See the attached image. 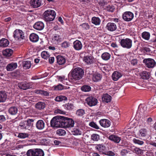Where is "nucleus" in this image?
I'll return each instance as SVG.
<instances>
[{"label": "nucleus", "instance_id": "nucleus-1", "mask_svg": "<svg viewBox=\"0 0 156 156\" xmlns=\"http://www.w3.org/2000/svg\"><path fill=\"white\" fill-rule=\"evenodd\" d=\"M154 104L149 101L147 105L140 104L139 105L136 115V117H147L150 116L148 112L149 108H153Z\"/></svg>", "mask_w": 156, "mask_h": 156}, {"label": "nucleus", "instance_id": "nucleus-2", "mask_svg": "<svg viewBox=\"0 0 156 156\" xmlns=\"http://www.w3.org/2000/svg\"><path fill=\"white\" fill-rule=\"evenodd\" d=\"M84 71L80 68H76L72 70L71 74L72 78L75 80H79L84 75Z\"/></svg>", "mask_w": 156, "mask_h": 156}, {"label": "nucleus", "instance_id": "nucleus-3", "mask_svg": "<svg viewBox=\"0 0 156 156\" xmlns=\"http://www.w3.org/2000/svg\"><path fill=\"white\" fill-rule=\"evenodd\" d=\"M43 14L44 20L47 22L54 20L56 16V13L55 11L50 9L45 11Z\"/></svg>", "mask_w": 156, "mask_h": 156}, {"label": "nucleus", "instance_id": "nucleus-4", "mask_svg": "<svg viewBox=\"0 0 156 156\" xmlns=\"http://www.w3.org/2000/svg\"><path fill=\"white\" fill-rule=\"evenodd\" d=\"M63 118H53L50 122L51 127H63Z\"/></svg>", "mask_w": 156, "mask_h": 156}, {"label": "nucleus", "instance_id": "nucleus-5", "mask_svg": "<svg viewBox=\"0 0 156 156\" xmlns=\"http://www.w3.org/2000/svg\"><path fill=\"white\" fill-rule=\"evenodd\" d=\"M119 43L121 46L124 48L129 49L132 46V41L129 38L122 39Z\"/></svg>", "mask_w": 156, "mask_h": 156}, {"label": "nucleus", "instance_id": "nucleus-6", "mask_svg": "<svg viewBox=\"0 0 156 156\" xmlns=\"http://www.w3.org/2000/svg\"><path fill=\"white\" fill-rule=\"evenodd\" d=\"M63 118V127L68 128L73 126L74 121L72 119L70 118Z\"/></svg>", "mask_w": 156, "mask_h": 156}, {"label": "nucleus", "instance_id": "nucleus-7", "mask_svg": "<svg viewBox=\"0 0 156 156\" xmlns=\"http://www.w3.org/2000/svg\"><path fill=\"white\" fill-rule=\"evenodd\" d=\"M34 120L33 119H29L27 120L22 121L20 123L19 126L22 129H28L33 125L32 122Z\"/></svg>", "mask_w": 156, "mask_h": 156}, {"label": "nucleus", "instance_id": "nucleus-8", "mask_svg": "<svg viewBox=\"0 0 156 156\" xmlns=\"http://www.w3.org/2000/svg\"><path fill=\"white\" fill-rule=\"evenodd\" d=\"M85 101V102L90 107L96 105L98 102V101L96 98L92 96L87 97Z\"/></svg>", "mask_w": 156, "mask_h": 156}, {"label": "nucleus", "instance_id": "nucleus-9", "mask_svg": "<svg viewBox=\"0 0 156 156\" xmlns=\"http://www.w3.org/2000/svg\"><path fill=\"white\" fill-rule=\"evenodd\" d=\"M143 62L145 64V66L149 68H153L156 64L154 60L153 59L151 58L144 59Z\"/></svg>", "mask_w": 156, "mask_h": 156}, {"label": "nucleus", "instance_id": "nucleus-10", "mask_svg": "<svg viewBox=\"0 0 156 156\" xmlns=\"http://www.w3.org/2000/svg\"><path fill=\"white\" fill-rule=\"evenodd\" d=\"M24 34L22 30L16 29L14 32L13 37L16 39H23L25 38Z\"/></svg>", "mask_w": 156, "mask_h": 156}, {"label": "nucleus", "instance_id": "nucleus-11", "mask_svg": "<svg viewBox=\"0 0 156 156\" xmlns=\"http://www.w3.org/2000/svg\"><path fill=\"white\" fill-rule=\"evenodd\" d=\"M133 14L129 11L125 12L122 15L123 19L126 21H131L133 18Z\"/></svg>", "mask_w": 156, "mask_h": 156}, {"label": "nucleus", "instance_id": "nucleus-12", "mask_svg": "<svg viewBox=\"0 0 156 156\" xmlns=\"http://www.w3.org/2000/svg\"><path fill=\"white\" fill-rule=\"evenodd\" d=\"M44 1L43 0H30V5L34 8H38L43 5Z\"/></svg>", "mask_w": 156, "mask_h": 156}, {"label": "nucleus", "instance_id": "nucleus-13", "mask_svg": "<svg viewBox=\"0 0 156 156\" xmlns=\"http://www.w3.org/2000/svg\"><path fill=\"white\" fill-rule=\"evenodd\" d=\"M18 87L24 90H27L32 87L29 83L26 82H21L19 83Z\"/></svg>", "mask_w": 156, "mask_h": 156}, {"label": "nucleus", "instance_id": "nucleus-14", "mask_svg": "<svg viewBox=\"0 0 156 156\" xmlns=\"http://www.w3.org/2000/svg\"><path fill=\"white\" fill-rule=\"evenodd\" d=\"M99 123L101 126L105 128L109 127L111 124L110 121L105 119L100 120L99 121Z\"/></svg>", "mask_w": 156, "mask_h": 156}, {"label": "nucleus", "instance_id": "nucleus-15", "mask_svg": "<svg viewBox=\"0 0 156 156\" xmlns=\"http://www.w3.org/2000/svg\"><path fill=\"white\" fill-rule=\"evenodd\" d=\"M73 46L75 50L79 51L82 48L83 45L81 42L78 40H76L73 43Z\"/></svg>", "mask_w": 156, "mask_h": 156}, {"label": "nucleus", "instance_id": "nucleus-16", "mask_svg": "<svg viewBox=\"0 0 156 156\" xmlns=\"http://www.w3.org/2000/svg\"><path fill=\"white\" fill-rule=\"evenodd\" d=\"M34 27L35 29L38 30H41L43 29L44 27V23L41 21H39L36 22L34 25Z\"/></svg>", "mask_w": 156, "mask_h": 156}, {"label": "nucleus", "instance_id": "nucleus-17", "mask_svg": "<svg viewBox=\"0 0 156 156\" xmlns=\"http://www.w3.org/2000/svg\"><path fill=\"white\" fill-rule=\"evenodd\" d=\"M17 66V65L16 62H12L7 65L6 68L7 71H10L15 69Z\"/></svg>", "mask_w": 156, "mask_h": 156}, {"label": "nucleus", "instance_id": "nucleus-18", "mask_svg": "<svg viewBox=\"0 0 156 156\" xmlns=\"http://www.w3.org/2000/svg\"><path fill=\"white\" fill-rule=\"evenodd\" d=\"M106 28L109 31H113L116 29L117 26L114 23H109L107 25Z\"/></svg>", "mask_w": 156, "mask_h": 156}, {"label": "nucleus", "instance_id": "nucleus-19", "mask_svg": "<svg viewBox=\"0 0 156 156\" xmlns=\"http://www.w3.org/2000/svg\"><path fill=\"white\" fill-rule=\"evenodd\" d=\"M83 61L87 64H91L94 62V59L91 56H85L83 57Z\"/></svg>", "mask_w": 156, "mask_h": 156}, {"label": "nucleus", "instance_id": "nucleus-20", "mask_svg": "<svg viewBox=\"0 0 156 156\" xmlns=\"http://www.w3.org/2000/svg\"><path fill=\"white\" fill-rule=\"evenodd\" d=\"M95 148L100 153L103 154H104L105 152L106 147L102 144L96 145Z\"/></svg>", "mask_w": 156, "mask_h": 156}, {"label": "nucleus", "instance_id": "nucleus-21", "mask_svg": "<svg viewBox=\"0 0 156 156\" xmlns=\"http://www.w3.org/2000/svg\"><path fill=\"white\" fill-rule=\"evenodd\" d=\"M108 139L116 143H119L121 140L120 137L114 135H112L109 136Z\"/></svg>", "mask_w": 156, "mask_h": 156}, {"label": "nucleus", "instance_id": "nucleus-22", "mask_svg": "<svg viewBox=\"0 0 156 156\" xmlns=\"http://www.w3.org/2000/svg\"><path fill=\"white\" fill-rule=\"evenodd\" d=\"M122 76V74L117 71H115L112 75V78L114 81H117Z\"/></svg>", "mask_w": 156, "mask_h": 156}, {"label": "nucleus", "instance_id": "nucleus-23", "mask_svg": "<svg viewBox=\"0 0 156 156\" xmlns=\"http://www.w3.org/2000/svg\"><path fill=\"white\" fill-rule=\"evenodd\" d=\"M36 127L39 130H42L45 127V123L42 120H38L36 123Z\"/></svg>", "mask_w": 156, "mask_h": 156}, {"label": "nucleus", "instance_id": "nucleus-24", "mask_svg": "<svg viewBox=\"0 0 156 156\" xmlns=\"http://www.w3.org/2000/svg\"><path fill=\"white\" fill-rule=\"evenodd\" d=\"M7 98V95L5 91H0V103L5 102Z\"/></svg>", "mask_w": 156, "mask_h": 156}, {"label": "nucleus", "instance_id": "nucleus-25", "mask_svg": "<svg viewBox=\"0 0 156 156\" xmlns=\"http://www.w3.org/2000/svg\"><path fill=\"white\" fill-rule=\"evenodd\" d=\"M8 40L5 38H2L0 40V46L1 47H5L8 46L9 44Z\"/></svg>", "mask_w": 156, "mask_h": 156}, {"label": "nucleus", "instance_id": "nucleus-26", "mask_svg": "<svg viewBox=\"0 0 156 156\" xmlns=\"http://www.w3.org/2000/svg\"><path fill=\"white\" fill-rule=\"evenodd\" d=\"M57 63L59 65H62L65 63L66 59L63 56L58 55L56 57Z\"/></svg>", "mask_w": 156, "mask_h": 156}, {"label": "nucleus", "instance_id": "nucleus-27", "mask_svg": "<svg viewBox=\"0 0 156 156\" xmlns=\"http://www.w3.org/2000/svg\"><path fill=\"white\" fill-rule=\"evenodd\" d=\"M62 38L58 34H55L52 39L53 42L55 44H58L62 41Z\"/></svg>", "mask_w": 156, "mask_h": 156}, {"label": "nucleus", "instance_id": "nucleus-28", "mask_svg": "<svg viewBox=\"0 0 156 156\" xmlns=\"http://www.w3.org/2000/svg\"><path fill=\"white\" fill-rule=\"evenodd\" d=\"M21 62V64L23 68L25 69H27L30 68L31 66L30 62L29 61H24L23 62Z\"/></svg>", "mask_w": 156, "mask_h": 156}, {"label": "nucleus", "instance_id": "nucleus-29", "mask_svg": "<svg viewBox=\"0 0 156 156\" xmlns=\"http://www.w3.org/2000/svg\"><path fill=\"white\" fill-rule=\"evenodd\" d=\"M150 73L146 71H142L140 73V75L142 79L147 80L150 78Z\"/></svg>", "mask_w": 156, "mask_h": 156}, {"label": "nucleus", "instance_id": "nucleus-30", "mask_svg": "<svg viewBox=\"0 0 156 156\" xmlns=\"http://www.w3.org/2000/svg\"><path fill=\"white\" fill-rule=\"evenodd\" d=\"M102 98V101L106 103L110 102L111 101L112 97L111 96L107 94H104Z\"/></svg>", "mask_w": 156, "mask_h": 156}, {"label": "nucleus", "instance_id": "nucleus-31", "mask_svg": "<svg viewBox=\"0 0 156 156\" xmlns=\"http://www.w3.org/2000/svg\"><path fill=\"white\" fill-rule=\"evenodd\" d=\"M132 148V151L135 153L139 155H141L143 154V151L139 148L133 146Z\"/></svg>", "mask_w": 156, "mask_h": 156}, {"label": "nucleus", "instance_id": "nucleus-32", "mask_svg": "<svg viewBox=\"0 0 156 156\" xmlns=\"http://www.w3.org/2000/svg\"><path fill=\"white\" fill-rule=\"evenodd\" d=\"M46 105L44 102L39 101L36 104L35 107L39 110H42L44 109L46 107Z\"/></svg>", "mask_w": 156, "mask_h": 156}, {"label": "nucleus", "instance_id": "nucleus-33", "mask_svg": "<svg viewBox=\"0 0 156 156\" xmlns=\"http://www.w3.org/2000/svg\"><path fill=\"white\" fill-rule=\"evenodd\" d=\"M30 41L33 42H37L39 40V37L38 35L35 33H32L30 36Z\"/></svg>", "mask_w": 156, "mask_h": 156}, {"label": "nucleus", "instance_id": "nucleus-34", "mask_svg": "<svg viewBox=\"0 0 156 156\" xmlns=\"http://www.w3.org/2000/svg\"><path fill=\"white\" fill-rule=\"evenodd\" d=\"M101 78L102 76L100 74L96 73L93 74L92 79L94 82H97L101 80Z\"/></svg>", "mask_w": 156, "mask_h": 156}, {"label": "nucleus", "instance_id": "nucleus-35", "mask_svg": "<svg viewBox=\"0 0 156 156\" xmlns=\"http://www.w3.org/2000/svg\"><path fill=\"white\" fill-rule=\"evenodd\" d=\"M13 51L11 49H7L3 51V54L4 56L6 57H10L12 54Z\"/></svg>", "mask_w": 156, "mask_h": 156}, {"label": "nucleus", "instance_id": "nucleus-36", "mask_svg": "<svg viewBox=\"0 0 156 156\" xmlns=\"http://www.w3.org/2000/svg\"><path fill=\"white\" fill-rule=\"evenodd\" d=\"M72 134L74 135H81L82 134V132L81 130L79 128H74L71 130Z\"/></svg>", "mask_w": 156, "mask_h": 156}, {"label": "nucleus", "instance_id": "nucleus-37", "mask_svg": "<svg viewBox=\"0 0 156 156\" xmlns=\"http://www.w3.org/2000/svg\"><path fill=\"white\" fill-rule=\"evenodd\" d=\"M91 22L95 25H98L100 24L101 20L98 17H93L92 18Z\"/></svg>", "mask_w": 156, "mask_h": 156}, {"label": "nucleus", "instance_id": "nucleus-38", "mask_svg": "<svg viewBox=\"0 0 156 156\" xmlns=\"http://www.w3.org/2000/svg\"><path fill=\"white\" fill-rule=\"evenodd\" d=\"M142 37L144 39L148 40L150 39V34L148 32L144 31L142 33Z\"/></svg>", "mask_w": 156, "mask_h": 156}, {"label": "nucleus", "instance_id": "nucleus-39", "mask_svg": "<svg viewBox=\"0 0 156 156\" xmlns=\"http://www.w3.org/2000/svg\"><path fill=\"white\" fill-rule=\"evenodd\" d=\"M36 156H44V152L43 150L41 149H35Z\"/></svg>", "mask_w": 156, "mask_h": 156}, {"label": "nucleus", "instance_id": "nucleus-40", "mask_svg": "<svg viewBox=\"0 0 156 156\" xmlns=\"http://www.w3.org/2000/svg\"><path fill=\"white\" fill-rule=\"evenodd\" d=\"M147 133V131L146 129L145 128H142L139 130L138 135L140 136L144 137L146 135Z\"/></svg>", "mask_w": 156, "mask_h": 156}, {"label": "nucleus", "instance_id": "nucleus-41", "mask_svg": "<svg viewBox=\"0 0 156 156\" xmlns=\"http://www.w3.org/2000/svg\"><path fill=\"white\" fill-rule=\"evenodd\" d=\"M17 109L15 107H11L9 110V113L12 115H15L17 113Z\"/></svg>", "mask_w": 156, "mask_h": 156}, {"label": "nucleus", "instance_id": "nucleus-42", "mask_svg": "<svg viewBox=\"0 0 156 156\" xmlns=\"http://www.w3.org/2000/svg\"><path fill=\"white\" fill-rule=\"evenodd\" d=\"M66 132L63 129H57L56 131V134L58 136H64L66 135Z\"/></svg>", "mask_w": 156, "mask_h": 156}, {"label": "nucleus", "instance_id": "nucleus-43", "mask_svg": "<svg viewBox=\"0 0 156 156\" xmlns=\"http://www.w3.org/2000/svg\"><path fill=\"white\" fill-rule=\"evenodd\" d=\"M27 156H36L35 149L29 150L27 152Z\"/></svg>", "mask_w": 156, "mask_h": 156}, {"label": "nucleus", "instance_id": "nucleus-44", "mask_svg": "<svg viewBox=\"0 0 156 156\" xmlns=\"http://www.w3.org/2000/svg\"><path fill=\"white\" fill-rule=\"evenodd\" d=\"M110 55L108 52H105L103 53L101 55V58L105 60H108L110 58Z\"/></svg>", "mask_w": 156, "mask_h": 156}, {"label": "nucleus", "instance_id": "nucleus-45", "mask_svg": "<svg viewBox=\"0 0 156 156\" xmlns=\"http://www.w3.org/2000/svg\"><path fill=\"white\" fill-rule=\"evenodd\" d=\"M67 100V98L64 96L60 95L56 97L55 98V101L60 102L62 101H66Z\"/></svg>", "mask_w": 156, "mask_h": 156}, {"label": "nucleus", "instance_id": "nucleus-46", "mask_svg": "<svg viewBox=\"0 0 156 156\" xmlns=\"http://www.w3.org/2000/svg\"><path fill=\"white\" fill-rule=\"evenodd\" d=\"M81 89L83 91L87 92L90 91L91 88L89 86L84 85L81 87Z\"/></svg>", "mask_w": 156, "mask_h": 156}, {"label": "nucleus", "instance_id": "nucleus-47", "mask_svg": "<svg viewBox=\"0 0 156 156\" xmlns=\"http://www.w3.org/2000/svg\"><path fill=\"white\" fill-rule=\"evenodd\" d=\"M41 55L42 58L44 59H47L50 56L49 53L47 51H42L41 53Z\"/></svg>", "mask_w": 156, "mask_h": 156}, {"label": "nucleus", "instance_id": "nucleus-48", "mask_svg": "<svg viewBox=\"0 0 156 156\" xmlns=\"http://www.w3.org/2000/svg\"><path fill=\"white\" fill-rule=\"evenodd\" d=\"M91 139L94 141H98L100 139V136L97 134L93 133L91 136Z\"/></svg>", "mask_w": 156, "mask_h": 156}, {"label": "nucleus", "instance_id": "nucleus-49", "mask_svg": "<svg viewBox=\"0 0 156 156\" xmlns=\"http://www.w3.org/2000/svg\"><path fill=\"white\" fill-rule=\"evenodd\" d=\"M84 111L82 109H79L77 110L76 114L78 116H82L85 114Z\"/></svg>", "mask_w": 156, "mask_h": 156}, {"label": "nucleus", "instance_id": "nucleus-50", "mask_svg": "<svg viewBox=\"0 0 156 156\" xmlns=\"http://www.w3.org/2000/svg\"><path fill=\"white\" fill-rule=\"evenodd\" d=\"M133 141L134 144H137L139 145H143L144 143L143 141L134 138L133 139Z\"/></svg>", "mask_w": 156, "mask_h": 156}, {"label": "nucleus", "instance_id": "nucleus-51", "mask_svg": "<svg viewBox=\"0 0 156 156\" xmlns=\"http://www.w3.org/2000/svg\"><path fill=\"white\" fill-rule=\"evenodd\" d=\"M65 108L68 110H70L73 109L74 106L72 104H66L64 105Z\"/></svg>", "mask_w": 156, "mask_h": 156}, {"label": "nucleus", "instance_id": "nucleus-52", "mask_svg": "<svg viewBox=\"0 0 156 156\" xmlns=\"http://www.w3.org/2000/svg\"><path fill=\"white\" fill-rule=\"evenodd\" d=\"M128 143L127 141L125 140H122L121 142L119 144V146H120L127 147H128Z\"/></svg>", "mask_w": 156, "mask_h": 156}, {"label": "nucleus", "instance_id": "nucleus-53", "mask_svg": "<svg viewBox=\"0 0 156 156\" xmlns=\"http://www.w3.org/2000/svg\"><path fill=\"white\" fill-rule=\"evenodd\" d=\"M29 136V135L28 134L25 133H20L18 136V137L21 138H25L28 137Z\"/></svg>", "mask_w": 156, "mask_h": 156}, {"label": "nucleus", "instance_id": "nucleus-54", "mask_svg": "<svg viewBox=\"0 0 156 156\" xmlns=\"http://www.w3.org/2000/svg\"><path fill=\"white\" fill-rule=\"evenodd\" d=\"M128 153H130V151L126 149L122 150L120 152V154L123 156L126 155Z\"/></svg>", "mask_w": 156, "mask_h": 156}, {"label": "nucleus", "instance_id": "nucleus-55", "mask_svg": "<svg viewBox=\"0 0 156 156\" xmlns=\"http://www.w3.org/2000/svg\"><path fill=\"white\" fill-rule=\"evenodd\" d=\"M55 113L57 114H60L64 115H68V113L63 111L59 109H57L55 111Z\"/></svg>", "mask_w": 156, "mask_h": 156}, {"label": "nucleus", "instance_id": "nucleus-56", "mask_svg": "<svg viewBox=\"0 0 156 156\" xmlns=\"http://www.w3.org/2000/svg\"><path fill=\"white\" fill-rule=\"evenodd\" d=\"M65 89V87L61 84H59L55 87V90H60Z\"/></svg>", "mask_w": 156, "mask_h": 156}, {"label": "nucleus", "instance_id": "nucleus-57", "mask_svg": "<svg viewBox=\"0 0 156 156\" xmlns=\"http://www.w3.org/2000/svg\"><path fill=\"white\" fill-rule=\"evenodd\" d=\"M106 9L107 11L112 12L114 11L115 8L113 6L108 5L106 6Z\"/></svg>", "mask_w": 156, "mask_h": 156}, {"label": "nucleus", "instance_id": "nucleus-58", "mask_svg": "<svg viewBox=\"0 0 156 156\" xmlns=\"http://www.w3.org/2000/svg\"><path fill=\"white\" fill-rule=\"evenodd\" d=\"M89 126L96 129H99V127L94 122H90L89 123Z\"/></svg>", "mask_w": 156, "mask_h": 156}, {"label": "nucleus", "instance_id": "nucleus-59", "mask_svg": "<svg viewBox=\"0 0 156 156\" xmlns=\"http://www.w3.org/2000/svg\"><path fill=\"white\" fill-rule=\"evenodd\" d=\"M80 26H81L84 30H87L90 28V26L87 23H83L80 25Z\"/></svg>", "mask_w": 156, "mask_h": 156}, {"label": "nucleus", "instance_id": "nucleus-60", "mask_svg": "<svg viewBox=\"0 0 156 156\" xmlns=\"http://www.w3.org/2000/svg\"><path fill=\"white\" fill-rule=\"evenodd\" d=\"M69 45L70 44L69 43L66 41H65L61 44L62 47L65 48L68 47Z\"/></svg>", "mask_w": 156, "mask_h": 156}, {"label": "nucleus", "instance_id": "nucleus-61", "mask_svg": "<svg viewBox=\"0 0 156 156\" xmlns=\"http://www.w3.org/2000/svg\"><path fill=\"white\" fill-rule=\"evenodd\" d=\"M104 154L110 156H114L115 155L114 153L112 151H108L106 152H105Z\"/></svg>", "mask_w": 156, "mask_h": 156}, {"label": "nucleus", "instance_id": "nucleus-62", "mask_svg": "<svg viewBox=\"0 0 156 156\" xmlns=\"http://www.w3.org/2000/svg\"><path fill=\"white\" fill-rule=\"evenodd\" d=\"M131 63L133 66L136 65L137 63V61L136 59H133L131 60Z\"/></svg>", "mask_w": 156, "mask_h": 156}, {"label": "nucleus", "instance_id": "nucleus-63", "mask_svg": "<svg viewBox=\"0 0 156 156\" xmlns=\"http://www.w3.org/2000/svg\"><path fill=\"white\" fill-rule=\"evenodd\" d=\"M98 3L101 6L104 5L105 4L104 0H98Z\"/></svg>", "mask_w": 156, "mask_h": 156}, {"label": "nucleus", "instance_id": "nucleus-64", "mask_svg": "<svg viewBox=\"0 0 156 156\" xmlns=\"http://www.w3.org/2000/svg\"><path fill=\"white\" fill-rule=\"evenodd\" d=\"M143 50L144 51H145L147 52H150L151 51V50L150 48H149L147 47H143Z\"/></svg>", "mask_w": 156, "mask_h": 156}]
</instances>
